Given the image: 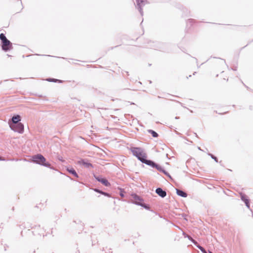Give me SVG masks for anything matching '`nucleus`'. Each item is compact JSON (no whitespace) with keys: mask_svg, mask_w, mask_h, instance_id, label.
<instances>
[{"mask_svg":"<svg viewBox=\"0 0 253 253\" xmlns=\"http://www.w3.org/2000/svg\"><path fill=\"white\" fill-rule=\"evenodd\" d=\"M129 150L131 152L132 155L136 157L142 163L145 164L152 168L156 169L159 172H162L169 178L172 179L169 173L161 165L151 160L147 159V154L142 148L138 147H131L129 148Z\"/></svg>","mask_w":253,"mask_h":253,"instance_id":"nucleus-1","label":"nucleus"},{"mask_svg":"<svg viewBox=\"0 0 253 253\" xmlns=\"http://www.w3.org/2000/svg\"><path fill=\"white\" fill-rule=\"evenodd\" d=\"M29 162L46 168L52 169L51 167V164L49 162H46V159L41 154H37L33 155L32 159L29 161Z\"/></svg>","mask_w":253,"mask_h":253,"instance_id":"nucleus-2","label":"nucleus"},{"mask_svg":"<svg viewBox=\"0 0 253 253\" xmlns=\"http://www.w3.org/2000/svg\"><path fill=\"white\" fill-rule=\"evenodd\" d=\"M131 196L133 199L131 201V203L140 206L147 210H150V206L148 204L144 203V200L140 196L135 193H132Z\"/></svg>","mask_w":253,"mask_h":253,"instance_id":"nucleus-3","label":"nucleus"},{"mask_svg":"<svg viewBox=\"0 0 253 253\" xmlns=\"http://www.w3.org/2000/svg\"><path fill=\"white\" fill-rule=\"evenodd\" d=\"M10 129L15 132L19 133H23L24 131V125L21 122L15 125H13V126H9Z\"/></svg>","mask_w":253,"mask_h":253,"instance_id":"nucleus-4","label":"nucleus"},{"mask_svg":"<svg viewBox=\"0 0 253 253\" xmlns=\"http://www.w3.org/2000/svg\"><path fill=\"white\" fill-rule=\"evenodd\" d=\"M21 117L19 115H14L8 120V124L9 126H13V125L20 123Z\"/></svg>","mask_w":253,"mask_h":253,"instance_id":"nucleus-5","label":"nucleus"},{"mask_svg":"<svg viewBox=\"0 0 253 253\" xmlns=\"http://www.w3.org/2000/svg\"><path fill=\"white\" fill-rule=\"evenodd\" d=\"M2 49L4 51H8L13 48L12 44L8 39L1 43Z\"/></svg>","mask_w":253,"mask_h":253,"instance_id":"nucleus-6","label":"nucleus"},{"mask_svg":"<svg viewBox=\"0 0 253 253\" xmlns=\"http://www.w3.org/2000/svg\"><path fill=\"white\" fill-rule=\"evenodd\" d=\"M94 177L97 181L100 182L103 185L106 187H109L111 185L108 180L106 178L103 177L101 175H94Z\"/></svg>","mask_w":253,"mask_h":253,"instance_id":"nucleus-7","label":"nucleus"},{"mask_svg":"<svg viewBox=\"0 0 253 253\" xmlns=\"http://www.w3.org/2000/svg\"><path fill=\"white\" fill-rule=\"evenodd\" d=\"M136 7L138 11H139L141 15L142 16L143 15V11L142 9V7L147 3V1L146 0H136Z\"/></svg>","mask_w":253,"mask_h":253,"instance_id":"nucleus-8","label":"nucleus"},{"mask_svg":"<svg viewBox=\"0 0 253 253\" xmlns=\"http://www.w3.org/2000/svg\"><path fill=\"white\" fill-rule=\"evenodd\" d=\"M77 164L84 166L86 168H93L94 167L92 164L88 162V160L84 159H81L78 161Z\"/></svg>","mask_w":253,"mask_h":253,"instance_id":"nucleus-9","label":"nucleus"},{"mask_svg":"<svg viewBox=\"0 0 253 253\" xmlns=\"http://www.w3.org/2000/svg\"><path fill=\"white\" fill-rule=\"evenodd\" d=\"M240 198L241 200L244 202L246 206L249 209H250V200L248 197L244 193H240Z\"/></svg>","mask_w":253,"mask_h":253,"instance_id":"nucleus-10","label":"nucleus"},{"mask_svg":"<svg viewBox=\"0 0 253 253\" xmlns=\"http://www.w3.org/2000/svg\"><path fill=\"white\" fill-rule=\"evenodd\" d=\"M155 192L162 198H165L167 196L166 191L160 187L157 188Z\"/></svg>","mask_w":253,"mask_h":253,"instance_id":"nucleus-11","label":"nucleus"},{"mask_svg":"<svg viewBox=\"0 0 253 253\" xmlns=\"http://www.w3.org/2000/svg\"><path fill=\"white\" fill-rule=\"evenodd\" d=\"M42 229L40 228V226H35L34 228V230L32 231L33 235H36V234H38L40 236L43 235L44 236L43 233H42Z\"/></svg>","mask_w":253,"mask_h":253,"instance_id":"nucleus-12","label":"nucleus"},{"mask_svg":"<svg viewBox=\"0 0 253 253\" xmlns=\"http://www.w3.org/2000/svg\"><path fill=\"white\" fill-rule=\"evenodd\" d=\"M66 170L71 174L73 175L74 176H75L76 178H78L79 175L75 170V169L72 168V167H67L66 168Z\"/></svg>","mask_w":253,"mask_h":253,"instance_id":"nucleus-13","label":"nucleus"},{"mask_svg":"<svg viewBox=\"0 0 253 253\" xmlns=\"http://www.w3.org/2000/svg\"><path fill=\"white\" fill-rule=\"evenodd\" d=\"M176 192L177 195L181 197L186 198L188 196V194L185 191L179 189H176Z\"/></svg>","mask_w":253,"mask_h":253,"instance_id":"nucleus-14","label":"nucleus"},{"mask_svg":"<svg viewBox=\"0 0 253 253\" xmlns=\"http://www.w3.org/2000/svg\"><path fill=\"white\" fill-rule=\"evenodd\" d=\"M46 80L47 81L50 82L59 83H62V82H63L62 80H60L54 79V78H47Z\"/></svg>","mask_w":253,"mask_h":253,"instance_id":"nucleus-15","label":"nucleus"},{"mask_svg":"<svg viewBox=\"0 0 253 253\" xmlns=\"http://www.w3.org/2000/svg\"><path fill=\"white\" fill-rule=\"evenodd\" d=\"M148 132L150 133L153 137H158L159 135L157 132L152 129H148Z\"/></svg>","mask_w":253,"mask_h":253,"instance_id":"nucleus-16","label":"nucleus"},{"mask_svg":"<svg viewBox=\"0 0 253 253\" xmlns=\"http://www.w3.org/2000/svg\"><path fill=\"white\" fill-rule=\"evenodd\" d=\"M183 234L185 235V233L183 232ZM184 236L186 237V236ZM186 237H187L188 239L195 246H196L198 244V242L195 240L193 239L191 236L187 235Z\"/></svg>","mask_w":253,"mask_h":253,"instance_id":"nucleus-17","label":"nucleus"},{"mask_svg":"<svg viewBox=\"0 0 253 253\" xmlns=\"http://www.w3.org/2000/svg\"><path fill=\"white\" fill-rule=\"evenodd\" d=\"M0 40L1 41V43H2V42L6 41V40H7V39L6 38L4 34L1 33L0 34Z\"/></svg>","mask_w":253,"mask_h":253,"instance_id":"nucleus-18","label":"nucleus"},{"mask_svg":"<svg viewBox=\"0 0 253 253\" xmlns=\"http://www.w3.org/2000/svg\"><path fill=\"white\" fill-rule=\"evenodd\" d=\"M118 189L120 190V193H119L120 196L122 198L125 197V191L124 189L122 188H120V187H119Z\"/></svg>","mask_w":253,"mask_h":253,"instance_id":"nucleus-19","label":"nucleus"},{"mask_svg":"<svg viewBox=\"0 0 253 253\" xmlns=\"http://www.w3.org/2000/svg\"><path fill=\"white\" fill-rule=\"evenodd\" d=\"M208 155L209 156H210L211 159H213L215 162H216V163L218 162L217 158L216 157H215L214 155H213V154H212L210 153H208Z\"/></svg>","mask_w":253,"mask_h":253,"instance_id":"nucleus-20","label":"nucleus"},{"mask_svg":"<svg viewBox=\"0 0 253 253\" xmlns=\"http://www.w3.org/2000/svg\"><path fill=\"white\" fill-rule=\"evenodd\" d=\"M195 20L193 19H189L186 22L187 26L189 25V24L191 26L192 25V23L194 22Z\"/></svg>","mask_w":253,"mask_h":253,"instance_id":"nucleus-21","label":"nucleus"},{"mask_svg":"<svg viewBox=\"0 0 253 253\" xmlns=\"http://www.w3.org/2000/svg\"><path fill=\"white\" fill-rule=\"evenodd\" d=\"M94 191H95V192H97V193H98L102 195V192H103V191L102 190H101L98 188H92V189Z\"/></svg>","mask_w":253,"mask_h":253,"instance_id":"nucleus-22","label":"nucleus"},{"mask_svg":"<svg viewBox=\"0 0 253 253\" xmlns=\"http://www.w3.org/2000/svg\"><path fill=\"white\" fill-rule=\"evenodd\" d=\"M102 195L108 197H111V194L110 193L104 191H103Z\"/></svg>","mask_w":253,"mask_h":253,"instance_id":"nucleus-23","label":"nucleus"},{"mask_svg":"<svg viewBox=\"0 0 253 253\" xmlns=\"http://www.w3.org/2000/svg\"><path fill=\"white\" fill-rule=\"evenodd\" d=\"M4 160L1 156H0V161H3Z\"/></svg>","mask_w":253,"mask_h":253,"instance_id":"nucleus-24","label":"nucleus"},{"mask_svg":"<svg viewBox=\"0 0 253 253\" xmlns=\"http://www.w3.org/2000/svg\"><path fill=\"white\" fill-rule=\"evenodd\" d=\"M250 109H251V110H253V107H252V106H251L250 107Z\"/></svg>","mask_w":253,"mask_h":253,"instance_id":"nucleus-25","label":"nucleus"},{"mask_svg":"<svg viewBox=\"0 0 253 253\" xmlns=\"http://www.w3.org/2000/svg\"><path fill=\"white\" fill-rule=\"evenodd\" d=\"M250 109H251V110H253V107H252V106H251L250 107Z\"/></svg>","mask_w":253,"mask_h":253,"instance_id":"nucleus-26","label":"nucleus"},{"mask_svg":"<svg viewBox=\"0 0 253 253\" xmlns=\"http://www.w3.org/2000/svg\"><path fill=\"white\" fill-rule=\"evenodd\" d=\"M175 119H179V117H175Z\"/></svg>","mask_w":253,"mask_h":253,"instance_id":"nucleus-27","label":"nucleus"},{"mask_svg":"<svg viewBox=\"0 0 253 253\" xmlns=\"http://www.w3.org/2000/svg\"><path fill=\"white\" fill-rule=\"evenodd\" d=\"M198 149H199V150H201V151H203V150H202V149H201V148H200V147H198Z\"/></svg>","mask_w":253,"mask_h":253,"instance_id":"nucleus-28","label":"nucleus"},{"mask_svg":"<svg viewBox=\"0 0 253 253\" xmlns=\"http://www.w3.org/2000/svg\"><path fill=\"white\" fill-rule=\"evenodd\" d=\"M151 48H154V49H156V47L155 46H152Z\"/></svg>","mask_w":253,"mask_h":253,"instance_id":"nucleus-29","label":"nucleus"},{"mask_svg":"<svg viewBox=\"0 0 253 253\" xmlns=\"http://www.w3.org/2000/svg\"><path fill=\"white\" fill-rule=\"evenodd\" d=\"M208 252H209V253H213L212 252H211V251H210L209 250L208 251Z\"/></svg>","mask_w":253,"mask_h":253,"instance_id":"nucleus-30","label":"nucleus"},{"mask_svg":"<svg viewBox=\"0 0 253 253\" xmlns=\"http://www.w3.org/2000/svg\"><path fill=\"white\" fill-rule=\"evenodd\" d=\"M195 73H196V72H195L193 73V75H195Z\"/></svg>","mask_w":253,"mask_h":253,"instance_id":"nucleus-31","label":"nucleus"},{"mask_svg":"<svg viewBox=\"0 0 253 253\" xmlns=\"http://www.w3.org/2000/svg\"><path fill=\"white\" fill-rule=\"evenodd\" d=\"M196 137H198V135L196 133H195Z\"/></svg>","mask_w":253,"mask_h":253,"instance_id":"nucleus-32","label":"nucleus"},{"mask_svg":"<svg viewBox=\"0 0 253 253\" xmlns=\"http://www.w3.org/2000/svg\"><path fill=\"white\" fill-rule=\"evenodd\" d=\"M36 55H41L40 54H37Z\"/></svg>","mask_w":253,"mask_h":253,"instance_id":"nucleus-33","label":"nucleus"}]
</instances>
